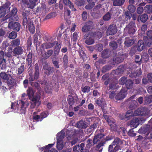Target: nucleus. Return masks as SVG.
<instances>
[{
  "label": "nucleus",
  "instance_id": "26",
  "mask_svg": "<svg viewBox=\"0 0 152 152\" xmlns=\"http://www.w3.org/2000/svg\"><path fill=\"white\" fill-rule=\"evenodd\" d=\"M6 1L5 3L2 5L1 7L6 12L8 13L10 12V8L11 3L10 2L6 0H4Z\"/></svg>",
  "mask_w": 152,
  "mask_h": 152
},
{
  "label": "nucleus",
  "instance_id": "5",
  "mask_svg": "<svg viewBox=\"0 0 152 152\" xmlns=\"http://www.w3.org/2000/svg\"><path fill=\"white\" fill-rule=\"evenodd\" d=\"M17 20H10L6 21L8 23V27L10 29H13L14 31H20L21 25L18 22H15Z\"/></svg>",
  "mask_w": 152,
  "mask_h": 152
},
{
  "label": "nucleus",
  "instance_id": "52",
  "mask_svg": "<svg viewBox=\"0 0 152 152\" xmlns=\"http://www.w3.org/2000/svg\"><path fill=\"white\" fill-rule=\"evenodd\" d=\"M109 55V50L107 49H104L102 52V57L104 58H108Z\"/></svg>",
  "mask_w": 152,
  "mask_h": 152
},
{
  "label": "nucleus",
  "instance_id": "25",
  "mask_svg": "<svg viewBox=\"0 0 152 152\" xmlns=\"http://www.w3.org/2000/svg\"><path fill=\"white\" fill-rule=\"evenodd\" d=\"M148 18V15L144 13L142 15H139L137 19L138 22L140 21L142 23H145L147 20Z\"/></svg>",
  "mask_w": 152,
  "mask_h": 152
},
{
  "label": "nucleus",
  "instance_id": "44",
  "mask_svg": "<svg viewBox=\"0 0 152 152\" xmlns=\"http://www.w3.org/2000/svg\"><path fill=\"white\" fill-rule=\"evenodd\" d=\"M67 100L68 103L70 105V106H72L75 103V100L72 96L71 95H68Z\"/></svg>",
  "mask_w": 152,
  "mask_h": 152
},
{
  "label": "nucleus",
  "instance_id": "32",
  "mask_svg": "<svg viewBox=\"0 0 152 152\" xmlns=\"http://www.w3.org/2000/svg\"><path fill=\"white\" fill-rule=\"evenodd\" d=\"M20 39L18 38L12 40L11 42V45L12 47H19L20 45Z\"/></svg>",
  "mask_w": 152,
  "mask_h": 152
},
{
  "label": "nucleus",
  "instance_id": "29",
  "mask_svg": "<svg viewBox=\"0 0 152 152\" xmlns=\"http://www.w3.org/2000/svg\"><path fill=\"white\" fill-rule=\"evenodd\" d=\"M126 40L124 42V44L126 47H129L132 45L135 42V40L134 39H130L129 37L125 38Z\"/></svg>",
  "mask_w": 152,
  "mask_h": 152
},
{
  "label": "nucleus",
  "instance_id": "10",
  "mask_svg": "<svg viewBox=\"0 0 152 152\" xmlns=\"http://www.w3.org/2000/svg\"><path fill=\"white\" fill-rule=\"evenodd\" d=\"M42 68L45 70V74L47 76H49L50 74H53L55 70L54 67L48 66L47 63L45 65H43Z\"/></svg>",
  "mask_w": 152,
  "mask_h": 152
},
{
  "label": "nucleus",
  "instance_id": "8",
  "mask_svg": "<svg viewBox=\"0 0 152 152\" xmlns=\"http://www.w3.org/2000/svg\"><path fill=\"white\" fill-rule=\"evenodd\" d=\"M117 31V29L115 24H111L109 26L106 33L107 35H113L116 33Z\"/></svg>",
  "mask_w": 152,
  "mask_h": 152
},
{
  "label": "nucleus",
  "instance_id": "41",
  "mask_svg": "<svg viewBox=\"0 0 152 152\" xmlns=\"http://www.w3.org/2000/svg\"><path fill=\"white\" fill-rule=\"evenodd\" d=\"M114 6H121L124 3L125 0H113Z\"/></svg>",
  "mask_w": 152,
  "mask_h": 152
},
{
  "label": "nucleus",
  "instance_id": "37",
  "mask_svg": "<svg viewBox=\"0 0 152 152\" xmlns=\"http://www.w3.org/2000/svg\"><path fill=\"white\" fill-rule=\"evenodd\" d=\"M54 43H55V45H56L54 49V54L56 55H58L60 51L61 45L60 44H58L57 41H54Z\"/></svg>",
  "mask_w": 152,
  "mask_h": 152
},
{
  "label": "nucleus",
  "instance_id": "17",
  "mask_svg": "<svg viewBox=\"0 0 152 152\" xmlns=\"http://www.w3.org/2000/svg\"><path fill=\"white\" fill-rule=\"evenodd\" d=\"M142 71L140 68L139 69H137L136 71L132 72L129 73V76L131 78H136L137 77H139L142 75Z\"/></svg>",
  "mask_w": 152,
  "mask_h": 152
},
{
  "label": "nucleus",
  "instance_id": "4",
  "mask_svg": "<svg viewBox=\"0 0 152 152\" xmlns=\"http://www.w3.org/2000/svg\"><path fill=\"white\" fill-rule=\"evenodd\" d=\"M47 6L45 3H41L35 9L34 14L37 15H45L47 12Z\"/></svg>",
  "mask_w": 152,
  "mask_h": 152
},
{
  "label": "nucleus",
  "instance_id": "16",
  "mask_svg": "<svg viewBox=\"0 0 152 152\" xmlns=\"http://www.w3.org/2000/svg\"><path fill=\"white\" fill-rule=\"evenodd\" d=\"M83 39H85V43L88 45H92L94 43V40L93 37L89 36L88 34H86L84 35Z\"/></svg>",
  "mask_w": 152,
  "mask_h": 152
},
{
  "label": "nucleus",
  "instance_id": "2",
  "mask_svg": "<svg viewBox=\"0 0 152 152\" xmlns=\"http://www.w3.org/2000/svg\"><path fill=\"white\" fill-rule=\"evenodd\" d=\"M34 75L32 73V70L30 71H28L29 75V81L30 84L33 85V81H34L35 80L38 79L39 75V64L37 63H36L34 65Z\"/></svg>",
  "mask_w": 152,
  "mask_h": 152
},
{
  "label": "nucleus",
  "instance_id": "9",
  "mask_svg": "<svg viewBox=\"0 0 152 152\" xmlns=\"http://www.w3.org/2000/svg\"><path fill=\"white\" fill-rule=\"evenodd\" d=\"M147 109L146 107H141L138 108L134 112V115L144 116L146 114Z\"/></svg>",
  "mask_w": 152,
  "mask_h": 152
},
{
  "label": "nucleus",
  "instance_id": "14",
  "mask_svg": "<svg viewBox=\"0 0 152 152\" xmlns=\"http://www.w3.org/2000/svg\"><path fill=\"white\" fill-rule=\"evenodd\" d=\"M152 128V125L147 124L143 127H141L139 130V132L142 134L147 133L146 135H148Z\"/></svg>",
  "mask_w": 152,
  "mask_h": 152
},
{
  "label": "nucleus",
  "instance_id": "18",
  "mask_svg": "<svg viewBox=\"0 0 152 152\" xmlns=\"http://www.w3.org/2000/svg\"><path fill=\"white\" fill-rule=\"evenodd\" d=\"M53 50L51 49L47 51L44 50V52H41V56L44 59H47L51 56L53 54Z\"/></svg>",
  "mask_w": 152,
  "mask_h": 152
},
{
  "label": "nucleus",
  "instance_id": "15",
  "mask_svg": "<svg viewBox=\"0 0 152 152\" xmlns=\"http://www.w3.org/2000/svg\"><path fill=\"white\" fill-rule=\"evenodd\" d=\"M124 69V66L122 65L120 66L118 68L115 70H113L111 74L114 76H116V75H120L123 72Z\"/></svg>",
  "mask_w": 152,
  "mask_h": 152
},
{
  "label": "nucleus",
  "instance_id": "34",
  "mask_svg": "<svg viewBox=\"0 0 152 152\" xmlns=\"http://www.w3.org/2000/svg\"><path fill=\"white\" fill-rule=\"evenodd\" d=\"M144 43L142 40H139L136 46L137 50L139 51H142L144 48Z\"/></svg>",
  "mask_w": 152,
  "mask_h": 152
},
{
  "label": "nucleus",
  "instance_id": "43",
  "mask_svg": "<svg viewBox=\"0 0 152 152\" xmlns=\"http://www.w3.org/2000/svg\"><path fill=\"white\" fill-rule=\"evenodd\" d=\"M118 84V81L117 80L115 82H112L109 84L108 86L109 89L108 90H112L114 91V90H116L117 89V85Z\"/></svg>",
  "mask_w": 152,
  "mask_h": 152
},
{
  "label": "nucleus",
  "instance_id": "23",
  "mask_svg": "<svg viewBox=\"0 0 152 152\" xmlns=\"http://www.w3.org/2000/svg\"><path fill=\"white\" fill-rule=\"evenodd\" d=\"M13 52L15 56L20 55L23 53V47L21 46L14 47Z\"/></svg>",
  "mask_w": 152,
  "mask_h": 152
},
{
  "label": "nucleus",
  "instance_id": "38",
  "mask_svg": "<svg viewBox=\"0 0 152 152\" xmlns=\"http://www.w3.org/2000/svg\"><path fill=\"white\" fill-rule=\"evenodd\" d=\"M38 0H29V2L27 4L28 8L33 9L36 5V3Z\"/></svg>",
  "mask_w": 152,
  "mask_h": 152
},
{
  "label": "nucleus",
  "instance_id": "1",
  "mask_svg": "<svg viewBox=\"0 0 152 152\" xmlns=\"http://www.w3.org/2000/svg\"><path fill=\"white\" fill-rule=\"evenodd\" d=\"M28 105V103L25 102L22 100H19L15 106L14 103H11V108L13 110L15 113L20 114H25L26 112V109Z\"/></svg>",
  "mask_w": 152,
  "mask_h": 152
},
{
  "label": "nucleus",
  "instance_id": "35",
  "mask_svg": "<svg viewBox=\"0 0 152 152\" xmlns=\"http://www.w3.org/2000/svg\"><path fill=\"white\" fill-rule=\"evenodd\" d=\"M133 116H134V113H133V111L132 110H129L126 112L125 118H121V119L123 120L125 118L126 120H129L131 119Z\"/></svg>",
  "mask_w": 152,
  "mask_h": 152
},
{
  "label": "nucleus",
  "instance_id": "11",
  "mask_svg": "<svg viewBox=\"0 0 152 152\" xmlns=\"http://www.w3.org/2000/svg\"><path fill=\"white\" fill-rule=\"evenodd\" d=\"M127 90L125 88H122L120 91L115 96L116 99L119 100L123 99L127 94Z\"/></svg>",
  "mask_w": 152,
  "mask_h": 152
},
{
  "label": "nucleus",
  "instance_id": "57",
  "mask_svg": "<svg viewBox=\"0 0 152 152\" xmlns=\"http://www.w3.org/2000/svg\"><path fill=\"white\" fill-rule=\"evenodd\" d=\"M107 113L103 114V115L104 118L108 122V124L110 125L111 127H112V123L113 122L110 119L109 117L106 115Z\"/></svg>",
  "mask_w": 152,
  "mask_h": 152
},
{
  "label": "nucleus",
  "instance_id": "31",
  "mask_svg": "<svg viewBox=\"0 0 152 152\" xmlns=\"http://www.w3.org/2000/svg\"><path fill=\"white\" fill-rule=\"evenodd\" d=\"M84 144L82 143L80 145L75 146L73 148V151L74 152H82L84 149Z\"/></svg>",
  "mask_w": 152,
  "mask_h": 152
},
{
  "label": "nucleus",
  "instance_id": "13",
  "mask_svg": "<svg viewBox=\"0 0 152 152\" xmlns=\"http://www.w3.org/2000/svg\"><path fill=\"white\" fill-rule=\"evenodd\" d=\"M135 23L130 22V23L126 26L125 28V30H127L128 33L130 34H133L135 32Z\"/></svg>",
  "mask_w": 152,
  "mask_h": 152
},
{
  "label": "nucleus",
  "instance_id": "3",
  "mask_svg": "<svg viewBox=\"0 0 152 152\" xmlns=\"http://www.w3.org/2000/svg\"><path fill=\"white\" fill-rule=\"evenodd\" d=\"M18 9L16 7H13L9 13L4 18V20L9 21L10 20H17L18 17L17 15Z\"/></svg>",
  "mask_w": 152,
  "mask_h": 152
},
{
  "label": "nucleus",
  "instance_id": "19",
  "mask_svg": "<svg viewBox=\"0 0 152 152\" xmlns=\"http://www.w3.org/2000/svg\"><path fill=\"white\" fill-rule=\"evenodd\" d=\"M97 134L94 136L93 139V142L94 144H96L104 136H105L106 134H101L100 133H98L97 132Z\"/></svg>",
  "mask_w": 152,
  "mask_h": 152
},
{
  "label": "nucleus",
  "instance_id": "64",
  "mask_svg": "<svg viewBox=\"0 0 152 152\" xmlns=\"http://www.w3.org/2000/svg\"><path fill=\"white\" fill-rule=\"evenodd\" d=\"M48 114L49 113L48 112L46 111L43 112L41 113H40V121H42L44 118L47 117Z\"/></svg>",
  "mask_w": 152,
  "mask_h": 152
},
{
  "label": "nucleus",
  "instance_id": "28",
  "mask_svg": "<svg viewBox=\"0 0 152 152\" xmlns=\"http://www.w3.org/2000/svg\"><path fill=\"white\" fill-rule=\"evenodd\" d=\"M55 45V43L46 42L41 45V48L44 50L50 49L53 47Z\"/></svg>",
  "mask_w": 152,
  "mask_h": 152
},
{
  "label": "nucleus",
  "instance_id": "12",
  "mask_svg": "<svg viewBox=\"0 0 152 152\" xmlns=\"http://www.w3.org/2000/svg\"><path fill=\"white\" fill-rule=\"evenodd\" d=\"M111 138L109 136H107L104 139H102L101 142H99L96 146V149L97 150L101 152L102 151L103 148L102 146H103L106 143V141L111 140Z\"/></svg>",
  "mask_w": 152,
  "mask_h": 152
},
{
  "label": "nucleus",
  "instance_id": "47",
  "mask_svg": "<svg viewBox=\"0 0 152 152\" xmlns=\"http://www.w3.org/2000/svg\"><path fill=\"white\" fill-rule=\"evenodd\" d=\"M94 50L99 52H101L103 49V46L101 43L96 44L94 46Z\"/></svg>",
  "mask_w": 152,
  "mask_h": 152
},
{
  "label": "nucleus",
  "instance_id": "39",
  "mask_svg": "<svg viewBox=\"0 0 152 152\" xmlns=\"http://www.w3.org/2000/svg\"><path fill=\"white\" fill-rule=\"evenodd\" d=\"M27 94L29 98H31L34 95V89L31 87H28L27 90Z\"/></svg>",
  "mask_w": 152,
  "mask_h": 152
},
{
  "label": "nucleus",
  "instance_id": "62",
  "mask_svg": "<svg viewBox=\"0 0 152 152\" xmlns=\"http://www.w3.org/2000/svg\"><path fill=\"white\" fill-rule=\"evenodd\" d=\"M127 8L129 10V11L132 13H134L136 10V7L134 5H129Z\"/></svg>",
  "mask_w": 152,
  "mask_h": 152
},
{
  "label": "nucleus",
  "instance_id": "30",
  "mask_svg": "<svg viewBox=\"0 0 152 152\" xmlns=\"http://www.w3.org/2000/svg\"><path fill=\"white\" fill-rule=\"evenodd\" d=\"M26 29H28L32 34H34V33L35 27L34 24L33 20L32 21H30L28 26H26Z\"/></svg>",
  "mask_w": 152,
  "mask_h": 152
},
{
  "label": "nucleus",
  "instance_id": "50",
  "mask_svg": "<svg viewBox=\"0 0 152 152\" xmlns=\"http://www.w3.org/2000/svg\"><path fill=\"white\" fill-rule=\"evenodd\" d=\"M144 101L145 104H149L152 102V95H147L145 97Z\"/></svg>",
  "mask_w": 152,
  "mask_h": 152
},
{
  "label": "nucleus",
  "instance_id": "20",
  "mask_svg": "<svg viewBox=\"0 0 152 152\" xmlns=\"http://www.w3.org/2000/svg\"><path fill=\"white\" fill-rule=\"evenodd\" d=\"M139 124V119L137 118H135L131 121L129 126L132 129H134L136 128Z\"/></svg>",
  "mask_w": 152,
  "mask_h": 152
},
{
  "label": "nucleus",
  "instance_id": "53",
  "mask_svg": "<svg viewBox=\"0 0 152 152\" xmlns=\"http://www.w3.org/2000/svg\"><path fill=\"white\" fill-rule=\"evenodd\" d=\"M124 19L126 21L130 20L132 17V15L131 12L128 11H126L124 14Z\"/></svg>",
  "mask_w": 152,
  "mask_h": 152
},
{
  "label": "nucleus",
  "instance_id": "63",
  "mask_svg": "<svg viewBox=\"0 0 152 152\" xmlns=\"http://www.w3.org/2000/svg\"><path fill=\"white\" fill-rule=\"evenodd\" d=\"M111 15L110 13L107 12L103 16V19L105 21H108L110 19Z\"/></svg>",
  "mask_w": 152,
  "mask_h": 152
},
{
  "label": "nucleus",
  "instance_id": "24",
  "mask_svg": "<svg viewBox=\"0 0 152 152\" xmlns=\"http://www.w3.org/2000/svg\"><path fill=\"white\" fill-rule=\"evenodd\" d=\"M143 40L145 45L146 46L150 47L152 45V38L148 37L147 36L143 37Z\"/></svg>",
  "mask_w": 152,
  "mask_h": 152
},
{
  "label": "nucleus",
  "instance_id": "40",
  "mask_svg": "<svg viewBox=\"0 0 152 152\" xmlns=\"http://www.w3.org/2000/svg\"><path fill=\"white\" fill-rule=\"evenodd\" d=\"M137 105L138 103L136 101L134 100H132L130 102L129 107L131 110H132L136 108Z\"/></svg>",
  "mask_w": 152,
  "mask_h": 152
},
{
  "label": "nucleus",
  "instance_id": "46",
  "mask_svg": "<svg viewBox=\"0 0 152 152\" xmlns=\"http://www.w3.org/2000/svg\"><path fill=\"white\" fill-rule=\"evenodd\" d=\"M133 83L132 80L129 79L127 81L125 84L126 88H125L126 89H132L133 87Z\"/></svg>",
  "mask_w": 152,
  "mask_h": 152
},
{
  "label": "nucleus",
  "instance_id": "54",
  "mask_svg": "<svg viewBox=\"0 0 152 152\" xmlns=\"http://www.w3.org/2000/svg\"><path fill=\"white\" fill-rule=\"evenodd\" d=\"M91 15L95 18L98 19L101 17V14L99 10H96V12L92 13Z\"/></svg>",
  "mask_w": 152,
  "mask_h": 152
},
{
  "label": "nucleus",
  "instance_id": "6",
  "mask_svg": "<svg viewBox=\"0 0 152 152\" xmlns=\"http://www.w3.org/2000/svg\"><path fill=\"white\" fill-rule=\"evenodd\" d=\"M93 22L91 21H88L85 22L82 28L83 32L87 33L91 31L93 28Z\"/></svg>",
  "mask_w": 152,
  "mask_h": 152
},
{
  "label": "nucleus",
  "instance_id": "22",
  "mask_svg": "<svg viewBox=\"0 0 152 152\" xmlns=\"http://www.w3.org/2000/svg\"><path fill=\"white\" fill-rule=\"evenodd\" d=\"M102 80L104 82V84L105 85H107L110 81L111 79L109 73H106L102 76L101 78Z\"/></svg>",
  "mask_w": 152,
  "mask_h": 152
},
{
  "label": "nucleus",
  "instance_id": "45",
  "mask_svg": "<svg viewBox=\"0 0 152 152\" xmlns=\"http://www.w3.org/2000/svg\"><path fill=\"white\" fill-rule=\"evenodd\" d=\"M123 143V140H121L118 137H117L114 139L112 144L114 145H121Z\"/></svg>",
  "mask_w": 152,
  "mask_h": 152
},
{
  "label": "nucleus",
  "instance_id": "60",
  "mask_svg": "<svg viewBox=\"0 0 152 152\" xmlns=\"http://www.w3.org/2000/svg\"><path fill=\"white\" fill-rule=\"evenodd\" d=\"M33 20L30 18H28V19L25 18L23 19L22 24L23 26H28V24L30 21H32Z\"/></svg>",
  "mask_w": 152,
  "mask_h": 152
},
{
  "label": "nucleus",
  "instance_id": "58",
  "mask_svg": "<svg viewBox=\"0 0 152 152\" xmlns=\"http://www.w3.org/2000/svg\"><path fill=\"white\" fill-rule=\"evenodd\" d=\"M17 33L15 31H13L9 33L8 38L11 39H15L17 37Z\"/></svg>",
  "mask_w": 152,
  "mask_h": 152
},
{
  "label": "nucleus",
  "instance_id": "59",
  "mask_svg": "<svg viewBox=\"0 0 152 152\" xmlns=\"http://www.w3.org/2000/svg\"><path fill=\"white\" fill-rule=\"evenodd\" d=\"M128 80L126 77H121L119 80V83L121 85H123L125 84Z\"/></svg>",
  "mask_w": 152,
  "mask_h": 152
},
{
  "label": "nucleus",
  "instance_id": "36",
  "mask_svg": "<svg viewBox=\"0 0 152 152\" xmlns=\"http://www.w3.org/2000/svg\"><path fill=\"white\" fill-rule=\"evenodd\" d=\"M124 60V59L122 56H117L113 59V64L115 65L120 63L123 62Z\"/></svg>",
  "mask_w": 152,
  "mask_h": 152
},
{
  "label": "nucleus",
  "instance_id": "49",
  "mask_svg": "<svg viewBox=\"0 0 152 152\" xmlns=\"http://www.w3.org/2000/svg\"><path fill=\"white\" fill-rule=\"evenodd\" d=\"M9 76H10V75L7 74L4 72H2L0 73V77L4 80H8Z\"/></svg>",
  "mask_w": 152,
  "mask_h": 152
},
{
  "label": "nucleus",
  "instance_id": "33",
  "mask_svg": "<svg viewBox=\"0 0 152 152\" xmlns=\"http://www.w3.org/2000/svg\"><path fill=\"white\" fill-rule=\"evenodd\" d=\"M62 2L66 6H68L70 9H72V10L75 11L76 9L74 8V6L73 3L71 2L69 0H62Z\"/></svg>",
  "mask_w": 152,
  "mask_h": 152
},
{
  "label": "nucleus",
  "instance_id": "61",
  "mask_svg": "<svg viewBox=\"0 0 152 152\" xmlns=\"http://www.w3.org/2000/svg\"><path fill=\"white\" fill-rule=\"evenodd\" d=\"M109 45L114 50H115L118 47L116 42L114 41L110 42L109 43Z\"/></svg>",
  "mask_w": 152,
  "mask_h": 152
},
{
  "label": "nucleus",
  "instance_id": "56",
  "mask_svg": "<svg viewBox=\"0 0 152 152\" xmlns=\"http://www.w3.org/2000/svg\"><path fill=\"white\" fill-rule=\"evenodd\" d=\"M63 66H66L68 62V56L67 54H65L63 57Z\"/></svg>",
  "mask_w": 152,
  "mask_h": 152
},
{
  "label": "nucleus",
  "instance_id": "42",
  "mask_svg": "<svg viewBox=\"0 0 152 152\" xmlns=\"http://www.w3.org/2000/svg\"><path fill=\"white\" fill-rule=\"evenodd\" d=\"M76 125L77 127L80 129H85L86 127V124L82 120L77 122Z\"/></svg>",
  "mask_w": 152,
  "mask_h": 152
},
{
  "label": "nucleus",
  "instance_id": "51",
  "mask_svg": "<svg viewBox=\"0 0 152 152\" xmlns=\"http://www.w3.org/2000/svg\"><path fill=\"white\" fill-rule=\"evenodd\" d=\"M32 54L31 53H29L27 56L26 61H27L28 65L30 67L32 66Z\"/></svg>",
  "mask_w": 152,
  "mask_h": 152
},
{
  "label": "nucleus",
  "instance_id": "27",
  "mask_svg": "<svg viewBox=\"0 0 152 152\" xmlns=\"http://www.w3.org/2000/svg\"><path fill=\"white\" fill-rule=\"evenodd\" d=\"M7 83L10 88V89L13 87L16 84L15 80L12 77L10 79L9 78L8 80H7Z\"/></svg>",
  "mask_w": 152,
  "mask_h": 152
},
{
  "label": "nucleus",
  "instance_id": "7",
  "mask_svg": "<svg viewBox=\"0 0 152 152\" xmlns=\"http://www.w3.org/2000/svg\"><path fill=\"white\" fill-rule=\"evenodd\" d=\"M58 83H52L50 84L49 85L45 86V91L46 93L48 94H51L52 93V90L53 89L55 91L57 88H58Z\"/></svg>",
  "mask_w": 152,
  "mask_h": 152
},
{
  "label": "nucleus",
  "instance_id": "48",
  "mask_svg": "<svg viewBox=\"0 0 152 152\" xmlns=\"http://www.w3.org/2000/svg\"><path fill=\"white\" fill-rule=\"evenodd\" d=\"M145 12L148 14L152 13V5L151 4L147 5L144 7Z\"/></svg>",
  "mask_w": 152,
  "mask_h": 152
},
{
  "label": "nucleus",
  "instance_id": "55",
  "mask_svg": "<svg viewBox=\"0 0 152 152\" xmlns=\"http://www.w3.org/2000/svg\"><path fill=\"white\" fill-rule=\"evenodd\" d=\"M112 66L110 65H106L103 66L102 68V72L104 73L110 70Z\"/></svg>",
  "mask_w": 152,
  "mask_h": 152
},
{
  "label": "nucleus",
  "instance_id": "21",
  "mask_svg": "<svg viewBox=\"0 0 152 152\" xmlns=\"http://www.w3.org/2000/svg\"><path fill=\"white\" fill-rule=\"evenodd\" d=\"M40 93L39 92H37L35 95L29 98V99L32 102L37 103L40 100Z\"/></svg>",
  "mask_w": 152,
  "mask_h": 152
}]
</instances>
